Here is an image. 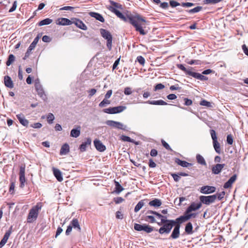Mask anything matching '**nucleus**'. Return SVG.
<instances>
[{"mask_svg":"<svg viewBox=\"0 0 248 248\" xmlns=\"http://www.w3.org/2000/svg\"><path fill=\"white\" fill-rule=\"evenodd\" d=\"M114 13L119 18L125 22H129L135 28L136 31H139L141 35H144L147 34L143 28L145 27L146 20L139 15L133 16L132 15L124 16L117 9H112Z\"/></svg>","mask_w":248,"mask_h":248,"instance_id":"nucleus-1","label":"nucleus"},{"mask_svg":"<svg viewBox=\"0 0 248 248\" xmlns=\"http://www.w3.org/2000/svg\"><path fill=\"white\" fill-rule=\"evenodd\" d=\"M40 209L41 206L38 204H37L30 210L27 217V222L28 223H32L37 219L39 214V211Z\"/></svg>","mask_w":248,"mask_h":248,"instance_id":"nucleus-2","label":"nucleus"},{"mask_svg":"<svg viewBox=\"0 0 248 248\" xmlns=\"http://www.w3.org/2000/svg\"><path fill=\"white\" fill-rule=\"evenodd\" d=\"M100 32L101 36L107 41V46L108 48L110 50L111 49L112 46V37L110 33L107 30L101 29Z\"/></svg>","mask_w":248,"mask_h":248,"instance_id":"nucleus-3","label":"nucleus"},{"mask_svg":"<svg viewBox=\"0 0 248 248\" xmlns=\"http://www.w3.org/2000/svg\"><path fill=\"white\" fill-rule=\"evenodd\" d=\"M170 222H166V223H164V225L160 228L158 230V232L160 234H169L172 228L174 226L173 224L174 222L173 221V220H170Z\"/></svg>","mask_w":248,"mask_h":248,"instance_id":"nucleus-4","label":"nucleus"},{"mask_svg":"<svg viewBox=\"0 0 248 248\" xmlns=\"http://www.w3.org/2000/svg\"><path fill=\"white\" fill-rule=\"evenodd\" d=\"M134 229L137 231H144L146 233H150L154 231V227L146 224H140L135 223Z\"/></svg>","mask_w":248,"mask_h":248,"instance_id":"nucleus-5","label":"nucleus"},{"mask_svg":"<svg viewBox=\"0 0 248 248\" xmlns=\"http://www.w3.org/2000/svg\"><path fill=\"white\" fill-rule=\"evenodd\" d=\"M126 109V107L124 106H119L117 107L109 108L104 109L103 111L105 113L108 114H116L123 112Z\"/></svg>","mask_w":248,"mask_h":248,"instance_id":"nucleus-6","label":"nucleus"},{"mask_svg":"<svg viewBox=\"0 0 248 248\" xmlns=\"http://www.w3.org/2000/svg\"><path fill=\"white\" fill-rule=\"evenodd\" d=\"M106 124L109 126L115 128L122 129L123 130H127V126L121 122L114 121L113 120H108L106 122Z\"/></svg>","mask_w":248,"mask_h":248,"instance_id":"nucleus-7","label":"nucleus"},{"mask_svg":"<svg viewBox=\"0 0 248 248\" xmlns=\"http://www.w3.org/2000/svg\"><path fill=\"white\" fill-rule=\"evenodd\" d=\"M210 132L213 140L214 148L217 153L220 154L221 151L219 143L217 140V136L216 132L214 130L211 129L210 130Z\"/></svg>","mask_w":248,"mask_h":248,"instance_id":"nucleus-8","label":"nucleus"},{"mask_svg":"<svg viewBox=\"0 0 248 248\" xmlns=\"http://www.w3.org/2000/svg\"><path fill=\"white\" fill-rule=\"evenodd\" d=\"M201 203L206 205H209L210 204L215 202L217 199V196L212 195L210 196H201L199 197Z\"/></svg>","mask_w":248,"mask_h":248,"instance_id":"nucleus-9","label":"nucleus"},{"mask_svg":"<svg viewBox=\"0 0 248 248\" xmlns=\"http://www.w3.org/2000/svg\"><path fill=\"white\" fill-rule=\"evenodd\" d=\"M25 166H21L20 167L19 171V181H20V186L23 187L25 186V183L26 181L25 177Z\"/></svg>","mask_w":248,"mask_h":248,"instance_id":"nucleus-10","label":"nucleus"},{"mask_svg":"<svg viewBox=\"0 0 248 248\" xmlns=\"http://www.w3.org/2000/svg\"><path fill=\"white\" fill-rule=\"evenodd\" d=\"M216 191V187L212 186H203L201 187L200 192L204 194L214 193Z\"/></svg>","mask_w":248,"mask_h":248,"instance_id":"nucleus-11","label":"nucleus"},{"mask_svg":"<svg viewBox=\"0 0 248 248\" xmlns=\"http://www.w3.org/2000/svg\"><path fill=\"white\" fill-rule=\"evenodd\" d=\"M38 95L43 100H46L47 98L45 92L41 85H36L35 87Z\"/></svg>","mask_w":248,"mask_h":248,"instance_id":"nucleus-12","label":"nucleus"},{"mask_svg":"<svg viewBox=\"0 0 248 248\" xmlns=\"http://www.w3.org/2000/svg\"><path fill=\"white\" fill-rule=\"evenodd\" d=\"M72 22L73 24H74L78 28L84 31L87 30V26L81 20L76 18H73Z\"/></svg>","mask_w":248,"mask_h":248,"instance_id":"nucleus-13","label":"nucleus"},{"mask_svg":"<svg viewBox=\"0 0 248 248\" xmlns=\"http://www.w3.org/2000/svg\"><path fill=\"white\" fill-rule=\"evenodd\" d=\"M202 205L201 202H192L186 209V213H191L199 209L202 207Z\"/></svg>","mask_w":248,"mask_h":248,"instance_id":"nucleus-14","label":"nucleus"},{"mask_svg":"<svg viewBox=\"0 0 248 248\" xmlns=\"http://www.w3.org/2000/svg\"><path fill=\"white\" fill-rule=\"evenodd\" d=\"M93 142L95 147L97 151L100 152H102L105 151L106 149V146L102 143L100 140L97 139H95Z\"/></svg>","mask_w":248,"mask_h":248,"instance_id":"nucleus-15","label":"nucleus"},{"mask_svg":"<svg viewBox=\"0 0 248 248\" xmlns=\"http://www.w3.org/2000/svg\"><path fill=\"white\" fill-rule=\"evenodd\" d=\"M73 18L69 20L66 18H60L58 19L57 24L59 25H70L73 24Z\"/></svg>","mask_w":248,"mask_h":248,"instance_id":"nucleus-16","label":"nucleus"},{"mask_svg":"<svg viewBox=\"0 0 248 248\" xmlns=\"http://www.w3.org/2000/svg\"><path fill=\"white\" fill-rule=\"evenodd\" d=\"M225 164H217L214 166L213 167L212 170V173L215 174H219L223 169V168L224 167Z\"/></svg>","mask_w":248,"mask_h":248,"instance_id":"nucleus-17","label":"nucleus"},{"mask_svg":"<svg viewBox=\"0 0 248 248\" xmlns=\"http://www.w3.org/2000/svg\"><path fill=\"white\" fill-rule=\"evenodd\" d=\"M16 117L21 124L26 127L28 126L29 121L25 119L23 114L20 113L16 115Z\"/></svg>","mask_w":248,"mask_h":248,"instance_id":"nucleus-18","label":"nucleus"},{"mask_svg":"<svg viewBox=\"0 0 248 248\" xmlns=\"http://www.w3.org/2000/svg\"><path fill=\"white\" fill-rule=\"evenodd\" d=\"M237 178L236 174L232 176L224 185V188H228L232 187V184L236 181Z\"/></svg>","mask_w":248,"mask_h":248,"instance_id":"nucleus-19","label":"nucleus"},{"mask_svg":"<svg viewBox=\"0 0 248 248\" xmlns=\"http://www.w3.org/2000/svg\"><path fill=\"white\" fill-rule=\"evenodd\" d=\"M180 228L179 225L175 226L172 231L170 238L173 239H176L179 238L180 236Z\"/></svg>","mask_w":248,"mask_h":248,"instance_id":"nucleus-20","label":"nucleus"},{"mask_svg":"<svg viewBox=\"0 0 248 248\" xmlns=\"http://www.w3.org/2000/svg\"><path fill=\"white\" fill-rule=\"evenodd\" d=\"M188 75L192 76V77L195 78L197 79H200L201 80H202V81L206 80L208 79V78L206 77H205L201 74L194 72H189Z\"/></svg>","mask_w":248,"mask_h":248,"instance_id":"nucleus-21","label":"nucleus"},{"mask_svg":"<svg viewBox=\"0 0 248 248\" xmlns=\"http://www.w3.org/2000/svg\"><path fill=\"white\" fill-rule=\"evenodd\" d=\"M70 225L72 227V228H73L74 229H76L78 232H81V229L77 218H75L73 219L70 223Z\"/></svg>","mask_w":248,"mask_h":248,"instance_id":"nucleus-22","label":"nucleus"},{"mask_svg":"<svg viewBox=\"0 0 248 248\" xmlns=\"http://www.w3.org/2000/svg\"><path fill=\"white\" fill-rule=\"evenodd\" d=\"M53 174L59 182H62L63 180L62 172L58 169L53 168Z\"/></svg>","mask_w":248,"mask_h":248,"instance_id":"nucleus-23","label":"nucleus"},{"mask_svg":"<svg viewBox=\"0 0 248 248\" xmlns=\"http://www.w3.org/2000/svg\"><path fill=\"white\" fill-rule=\"evenodd\" d=\"M4 85L6 87L9 88H13L14 87V83L11 78L8 76H6L4 78Z\"/></svg>","mask_w":248,"mask_h":248,"instance_id":"nucleus-24","label":"nucleus"},{"mask_svg":"<svg viewBox=\"0 0 248 248\" xmlns=\"http://www.w3.org/2000/svg\"><path fill=\"white\" fill-rule=\"evenodd\" d=\"M89 14L91 17L95 18L96 20H97L101 22H105V19H104V17L102 16L101 14H100L98 13L91 12H90L89 13Z\"/></svg>","mask_w":248,"mask_h":248,"instance_id":"nucleus-25","label":"nucleus"},{"mask_svg":"<svg viewBox=\"0 0 248 248\" xmlns=\"http://www.w3.org/2000/svg\"><path fill=\"white\" fill-rule=\"evenodd\" d=\"M12 227L11 226L9 230L5 232V233L4 234V235L3 236V238L0 241V242L2 243V244L5 245L7 243V241L8 239H9L11 234L12 233Z\"/></svg>","mask_w":248,"mask_h":248,"instance_id":"nucleus-26","label":"nucleus"},{"mask_svg":"<svg viewBox=\"0 0 248 248\" xmlns=\"http://www.w3.org/2000/svg\"><path fill=\"white\" fill-rule=\"evenodd\" d=\"M145 103L151 104V105H167L168 104L165 102L164 101L162 100H153V101H150L148 100L146 102H144Z\"/></svg>","mask_w":248,"mask_h":248,"instance_id":"nucleus-27","label":"nucleus"},{"mask_svg":"<svg viewBox=\"0 0 248 248\" xmlns=\"http://www.w3.org/2000/svg\"><path fill=\"white\" fill-rule=\"evenodd\" d=\"M175 162L178 165L183 167L187 168L188 167L191 166L192 164L191 163H189L185 161H182L179 158H175Z\"/></svg>","mask_w":248,"mask_h":248,"instance_id":"nucleus-28","label":"nucleus"},{"mask_svg":"<svg viewBox=\"0 0 248 248\" xmlns=\"http://www.w3.org/2000/svg\"><path fill=\"white\" fill-rule=\"evenodd\" d=\"M110 2L111 3V5L109 6L108 9L111 12H113V10H112L113 9H123V6L121 4H120L118 3L114 2L113 1H110Z\"/></svg>","mask_w":248,"mask_h":248,"instance_id":"nucleus-29","label":"nucleus"},{"mask_svg":"<svg viewBox=\"0 0 248 248\" xmlns=\"http://www.w3.org/2000/svg\"><path fill=\"white\" fill-rule=\"evenodd\" d=\"M92 142V140L90 138H88L86 140L83 142L79 147V149L81 152H84L86 151V147L88 145L91 144Z\"/></svg>","mask_w":248,"mask_h":248,"instance_id":"nucleus-30","label":"nucleus"},{"mask_svg":"<svg viewBox=\"0 0 248 248\" xmlns=\"http://www.w3.org/2000/svg\"><path fill=\"white\" fill-rule=\"evenodd\" d=\"M149 205L154 206L155 207H158L161 205L162 202L160 200L158 199H155L154 200L150 201L149 203Z\"/></svg>","mask_w":248,"mask_h":248,"instance_id":"nucleus-31","label":"nucleus"},{"mask_svg":"<svg viewBox=\"0 0 248 248\" xmlns=\"http://www.w3.org/2000/svg\"><path fill=\"white\" fill-rule=\"evenodd\" d=\"M80 134V127H78L77 128L73 129L71 131L70 136L74 138L78 137Z\"/></svg>","mask_w":248,"mask_h":248,"instance_id":"nucleus-32","label":"nucleus"},{"mask_svg":"<svg viewBox=\"0 0 248 248\" xmlns=\"http://www.w3.org/2000/svg\"><path fill=\"white\" fill-rule=\"evenodd\" d=\"M69 152V146L67 143L63 144L61 147L60 150V155H64L67 154Z\"/></svg>","mask_w":248,"mask_h":248,"instance_id":"nucleus-33","label":"nucleus"},{"mask_svg":"<svg viewBox=\"0 0 248 248\" xmlns=\"http://www.w3.org/2000/svg\"><path fill=\"white\" fill-rule=\"evenodd\" d=\"M193 226L191 222H188L186 224L185 227V232L188 234H192L193 233Z\"/></svg>","mask_w":248,"mask_h":248,"instance_id":"nucleus-34","label":"nucleus"},{"mask_svg":"<svg viewBox=\"0 0 248 248\" xmlns=\"http://www.w3.org/2000/svg\"><path fill=\"white\" fill-rule=\"evenodd\" d=\"M196 159L197 162L202 165H206V163L204 158L200 154H198L196 155Z\"/></svg>","mask_w":248,"mask_h":248,"instance_id":"nucleus-35","label":"nucleus"},{"mask_svg":"<svg viewBox=\"0 0 248 248\" xmlns=\"http://www.w3.org/2000/svg\"><path fill=\"white\" fill-rule=\"evenodd\" d=\"M52 22V20L50 18H46L44 20H41L39 22L38 25L39 26H42L44 25H49Z\"/></svg>","mask_w":248,"mask_h":248,"instance_id":"nucleus-36","label":"nucleus"},{"mask_svg":"<svg viewBox=\"0 0 248 248\" xmlns=\"http://www.w3.org/2000/svg\"><path fill=\"white\" fill-rule=\"evenodd\" d=\"M110 104V101L108 99L104 98L99 104V107L100 108L105 107Z\"/></svg>","mask_w":248,"mask_h":248,"instance_id":"nucleus-37","label":"nucleus"},{"mask_svg":"<svg viewBox=\"0 0 248 248\" xmlns=\"http://www.w3.org/2000/svg\"><path fill=\"white\" fill-rule=\"evenodd\" d=\"M144 205V202L143 200L140 201L138 204L136 205L134 211L135 212H138Z\"/></svg>","mask_w":248,"mask_h":248,"instance_id":"nucleus-38","label":"nucleus"},{"mask_svg":"<svg viewBox=\"0 0 248 248\" xmlns=\"http://www.w3.org/2000/svg\"><path fill=\"white\" fill-rule=\"evenodd\" d=\"M173 221L174 222L173 223L174 226L179 225V227H180V224L184 222L182 216L177 218L175 220H173Z\"/></svg>","mask_w":248,"mask_h":248,"instance_id":"nucleus-39","label":"nucleus"},{"mask_svg":"<svg viewBox=\"0 0 248 248\" xmlns=\"http://www.w3.org/2000/svg\"><path fill=\"white\" fill-rule=\"evenodd\" d=\"M115 192L117 193H120L121 192H122L124 188L121 186V185L119 184V182L117 181H115Z\"/></svg>","mask_w":248,"mask_h":248,"instance_id":"nucleus-40","label":"nucleus"},{"mask_svg":"<svg viewBox=\"0 0 248 248\" xmlns=\"http://www.w3.org/2000/svg\"><path fill=\"white\" fill-rule=\"evenodd\" d=\"M39 40V36L38 35L37 36H36L34 38V39L33 41V42L30 45V46L29 47L30 48V49H32L33 50L35 48L36 44L38 42Z\"/></svg>","mask_w":248,"mask_h":248,"instance_id":"nucleus-41","label":"nucleus"},{"mask_svg":"<svg viewBox=\"0 0 248 248\" xmlns=\"http://www.w3.org/2000/svg\"><path fill=\"white\" fill-rule=\"evenodd\" d=\"M15 61V57L13 54L9 55L8 60L6 62V65L10 66Z\"/></svg>","mask_w":248,"mask_h":248,"instance_id":"nucleus-42","label":"nucleus"},{"mask_svg":"<svg viewBox=\"0 0 248 248\" xmlns=\"http://www.w3.org/2000/svg\"><path fill=\"white\" fill-rule=\"evenodd\" d=\"M159 218H160L162 223H166V222H170V219H168L167 217L166 216H163L160 214H157V217Z\"/></svg>","mask_w":248,"mask_h":248,"instance_id":"nucleus-43","label":"nucleus"},{"mask_svg":"<svg viewBox=\"0 0 248 248\" xmlns=\"http://www.w3.org/2000/svg\"><path fill=\"white\" fill-rule=\"evenodd\" d=\"M177 67L179 69L185 72L188 75L189 72H192V71H191V70L187 69L183 64H178Z\"/></svg>","mask_w":248,"mask_h":248,"instance_id":"nucleus-44","label":"nucleus"},{"mask_svg":"<svg viewBox=\"0 0 248 248\" xmlns=\"http://www.w3.org/2000/svg\"><path fill=\"white\" fill-rule=\"evenodd\" d=\"M47 121L48 124H51L53 123V121L55 119L54 115L51 113H49L48 115L47 116Z\"/></svg>","mask_w":248,"mask_h":248,"instance_id":"nucleus-45","label":"nucleus"},{"mask_svg":"<svg viewBox=\"0 0 248 248\" xmlns=\"http://www.w3.org/2000/svg\"><path fill=\"white\" fill-rule=\"evenodd\" d=\"M202 6H197L193 9L189 10L188 12L189 13H198L202 10Z\"/></svg>","mask_w":248,"mask_h":248,"instance_id":"nucleus-46","label":"nucleus"},{"mask_svg":"<svg viewBox=\"0 0 248 248\" xmlns=\"http://www.w3.org/2000/svg\"><path fill=\"white\" fill-rule=\"evenodd\" d=\"M145 220L147 221H149L150 222V223H154V222H155V217L153 216H150V215H149V216H147L145 217Z\"/></svg>","mask_w":248,"mask_h":248,"instance_id":"nucleus-47","label":"nucleus"},{"mask_svg":"<svg viewBox=\"0 0 248 248\" xmlns=\"http://www.w3.org/2000/svg\"><path fill=\"white\" fill-rule=\"evenodd\" d=\"M121 140L124 141H127L130 142H134V140L131 139L130 137L122 135L121 138Z\"/></svg>","mask_w":248,"mask_h":248,"instance_id":"nucleus-48","label":"nucleus"},{"mask_svg":"<svg viewBox=\"0 0 248 248\" xmlns=\"http://www.w3.org/2000/svg\"><path fill=\"white\" fill-rule=\"evenodd\" d=\"M200 105L201 106H206L207 107H211V104L210 102L205 100H202L200 102Z\"/></svg>","mask_w":248,"mask_h":248,"instance_id":"nucleus-49","label":"nucleus"},{"mask_svg":"<svg viewBox=\"0 0 248 248\" xmlns=\"http://www.w3.org/2000/svg\"><path fill=\"white\" fill-rule=\"evenodd\" d=\"M182 217L184 222L189 220L191 218V216L190 215V213H186V210L185 212V213L184 216H182Z\"/></svg>","mask_w":248,"mask_h":248,"instance_id":"nucleus-50","label":"nucleus"},{"mask_svg":"<svg viewBox=\"0 0 248 248\" xmlns=\"http://www.w3.org/2000/svg\"><path fill=\"white\" fill-rule=\"evenodd\" d=\"M137 60L141 65H144L145 63V59L142 56H139L137 57Z\"/></svg>","mask_w":248,"mask_h":248,"instance_id":"nucleus-51","label":"nucleus"},{"mask_svg":"<svg viewBox=\"0 0 248 248\" xmlns=\"http://www.w3.org/2000/svg\"><path fill=\"white\" fill-rule=\"evenodd\" d=\"M88 92L89 93L88 97L91 98L92 96H93V95H94L96 93V90L95 89H92L89 91H88Z\"/></svg>","mask_w":248,"mask_h":248,"instance_id":"nucleus-52","label":"nucleus"},{"mask_svg":"<svg viewBox=\"0 0 248 248\" xmlns=\"http://www.w3.org/2000/svg\"><path fill=\"white\" fill-rule=\"evenodd\" d=\"M165 86L162 83H158L155 87L154 91H156L158 90H161L164 88Z\"/></svg>","mask_w":248,"mask_h":248,"instance_id":"nucleus-53","label":"nucleus"},{"mask_svg":"<svg viewBox=\"0 0 248 248\" xmlns=\"http://www.w3.org/2000/svg\"><path fill=\"white\" fill-rule=\"evenodd\" d=\"M187 62V63H188L189 64H190V65L194 64L199 65V64H201V61L200 60H192L188 62Z\"/></svg>","mask_w":248,"mask_h":248,"instance_id":"nucleus-54","label":"nucleus"},{"mask_svg":"<svg viewBox=\"0 0 248 248\" xmlns=\"http://www.w3.org/2000/svg\"><path fill=\"white\" fill-rule=\"evenodd\" d=\"M225 192L222 191L220 193H217V194H215L214 195L217 196V198L218 200H221L225 195Z\"/></svg>","mask_w":248,"mask_h":248,"instance_id":"nucleus-55","label":"nucleus"},{"mask_svg":"<svg viewBox=\"0 0 248 248\" xmlns=\"http://www.w3.org/2000/svg\"><path fill=\"white\" fill-rule=\"evenodd\" d=\"M132 89L130 87H126L124 90V93L125 95H128L132 93Z\"/></svg>","mask_w":248,"mask_h":248,"instance_id":"nucleus-56","label":"nucleus"},{"mask_svg":"<svg viewBox=\"0 0 248 248\" xmlns=\"http://www.w3.org/2000/svg\"><path fill=\"white\" fill-rule=\"evenodd\" d=\"M16 7H17V1H14V2L13 3V5H12V7L10 9L9 12L10 13L14 12V11L16 10Z\"/></svg>","mask_w":248,"mask_h":248,"instance_id":"nucleus-57","label":"nucleus"},{"mask_svg":"<svg viewBox=\"0 0 248 248\" xmlns=\"http://www.w3.org/2000/svg\"><path fill=\"white\" fill-rule=\"evenodd\" d=\"M31 126L34 128H40L42 126V124L40 123H36L31 124Z\"/></svg>","mask_w":248,"mask_h":248,"instance_id":"nucleus-58","label":"nucleus"},{"mask_svg":"<svg viewBox=\"0 0 248 248\" xmlns=\"http://www.w3.org/2000/svg\"><path fill=\"white\" fill-rule=\"evenodd\" d=\"M227 143L230 144L232 145L233 143V138L231 135H229L227 137Z\"/></svg>","mask_w":248,"mask_h":248,"instance_id":"nucleus-59","label":"nucleus"},{"mask_svg":"<svg viewBox=\"0 0 248 248\" xmlns=\"http://www.w3.org/2000/svg\"><path fill=\"white\" fill-rule=\"evenodd\" d=\"M161 142H162V144L163 146L166 149L169 150H170V151L172 150L171 149V148L170 147V145L166 142H165L164 140H162Z\"/></svg>","mask_w":248,"mask_h":248,"instance_id":"nucleus-60","label":"nucleus"},{"mask_svg":"<svg viewBox=\"0 0 248 248\" xmlns=\"http://www.w3.org/2000/svg\"><path fill=\"white\" fill-rule=\"evenodd\" d=\"M171 176H172L175 182H178L180 180V176L179 175V173L178 174H175V173L172 174Z\"/></svg>","mask_w":248,"mask_h":248,"instance_id":"nucleus-61","label":"nucleus"},{"mask_svg":"<svg viewBox=\"0 0 248 248\" xmlns=\"http://www.w3.org/2000/svg\"><path fill=\"white\" fill-rule=\"evenodd\" d=\"M170 4L172 7H175L177 6L180 5V3L179 2L174 0H170Z\"/></svg>","mask_w":248,"mask_h":248,"instance_id":"nucleus-62","label":"nucleus"},{"mask_svg":"<svg viewBox=\"0 0 248 248\" xmlns=\"http://www.w3.org/2000/svg\"><path fill=\"white\" fill-rule=\"evenodd\" d=\"M42 41L43 42H44L48 43V42H50L51 39H50V38L48 36H47V35H44L42 37Z\"/></svg>","mask_w":248,"mask_h":248,"instance_id":"nucleus-63","label":"nucleus"},{"mask_svg":"<svg viewBox=\"0 0 248 248\" xmlns=\"http://www.w3.org/2000/svg\"><path fill=\"white\" fill-rule=\"evenodd\" d=\"M114 200L116 204H118L122 202L124 199L122 197H117L115 198Z\"/></svg>","mask_w":248,"mask_h":248,"instance_id":"nucleus-64","label":"nucleus"}]
</instances>
